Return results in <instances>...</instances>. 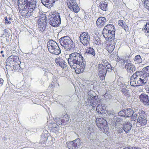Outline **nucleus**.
I'll list each match as a JSON object with an SVG mask.
<instances>
[{"label": "nucleus", "mask_w": 149, "mask_h": 149, "mask_svg": "<svg viewBox=\"0 0 149 149\" xmlns=\"http://www.w3.org/2000/svg\"><path fill=\"white\" fill-rule=\"evenodd\" d=\"M104 96L105 100L108 101H109L112 97V96L109 94V92H107Z\"/></svg>", "instance_id": "nucleus-41"}, {"label": "nucleus", "mask_w": 149, "mask_h": 149, "mask_svg": "<svg viewBox=\"0 0 149 149\" xmlns=\"http://www.w3.org/2000/svg\"><path fill=\"white\" fill-rule=\"evenodd\" d=\"M136 80L133 79V80H131L130 79V85L132 86H137Z\"/></svg>", "instance_id": "nucleus-45"}, {"label": "nucleus", "mask_w": 149, "mask_h": 149, "mask_svg": "<svg viewBox=\"0 0 149 149\" xmlns=\"http://www.w3.org/2000/svg\"><path fill=\"white\" fill-rule=\"evenodd\" d=\"M5 20L6 21L5 22V24H10L11 22L10 21L11 20H13V19L10 17H5L4 18Z\"/></svg>", "instance_id": "nucleus-42"}, {"label": "nucleus", "mask_w": 149, "mask_h": 149, "mask_svg": "<svg viewBox=\"0 0 149 149\" xmlns=\"http://www.w3.org/2000/svg\"><path fill=\"white\" fill-rule=\"evenodd\" d=\"M42 3L44 6H46L49 4H53L55 1V0H41Z\"/></svg>", "instance_id": "nucleus-32"}, {"label": "nucleus", "mask_w": 149, "mask_h": 149, "mask_svg": "<svg viewBox=\"0 0 149 149\" xmlns=\"http://www.w3.org/2000/svg\"><path fill=\"white\" fill-rule=\"evenodd\" d=\"M120 116L125 117H130L134 114V111L130 108L123 109L118 113Z\"/></svg>", "instance_id": "nucleus-11"}, {"label": "nucleus", "mask_w": 149, "mask_h": 149, "mask_svg": "<svg viewBox=\"0 0 149 149\" xmlns=\"http://www.w3.org/2000/svg\"><path fill=\"white\" fill-rule=\"evenodd\" d=\"M118 134H121V133H123L124 132V129L123 126L122 127H119L118 128Z\"/></svg>", "instance_id": "nucleus-47"}, {"label": "nucleus", "mask_w": 149, "mask_h": 149, "mask_svg": "<svg viewBox=\"0 0 149 149\" xmlns=\"http://www.w3.org/2000/svg\"><path fill=\"white\" fill-rule=\"evenodd\" d=\"M38 24V29L40 31L42 32L45 31L46 27V25L47 23H37Z\"/></svg>", "instance_id": "nucleus-29"}, {"label": "nucleus", "mask_w": 149, "mask_h": 149, "mask_svg": "<svg viewBox=\"0 0 149 149\" xmlns=\"http://www.w3.org/2000/svg\"><path fill=\"white\" fill-rule=\"evenodd\" d=\"M107 20L105 17H100L96 21V24L98 27H100L104 26Z\"/></svg>", "instance_id": "nucleus-19"}, {"label": "nucleus", "mask_w": 149, "mask_h": 149, "mask_svg": "<svg viewBox=\"0 0 149 149\" xmlns=\"http://www.w3.org/2000/svg\"><path fill=\"white\" fill-rule=\"evenodd\" d=\"M142 71L143 75L146 77H149V66H147L143 68Z\"/></svg>", "instance_id": "nucleus-35"}, {"label": "nucleus", "mask_w": 149, "mask_h": 149, "mask_svg": "<svg viewBox=\"0 0 149 149\" xmlns=\"http://www.w3.org/2000/svg\"><path fill=\"white\" fill-rule=\"evenodd\" d=\"M96 123L97 127H100V125H101V124L104 125L105 129H104V131H105L106 132L109 131V127L107 125V121L105 119L102 118H99L98 119H97L96 121Z\"/></svg>", "instance_id": "nucleus-14"}, {"label": "nucleus", "mask_w": 149, "mask_h": 149, "mask_svg": "<svg viewBox=\"0 0 149 149\" xmlns=\"http://www.w3.org/2000/svg\"><path fill=\"white\" fill-rule=\"evenodd\" d=\"M60 44L66 50H70L74 47V44L71 38L68 36L61 37L59 40Z\"/></svg>", "instance_id": "nucleus-3"}, {"label": "nucleus", "mask_w": 149, "mask_h": 149, "mask_svg": "<svg viewBox=\"0 0 149 149\" xmlns=\"http://www.w3.org/2000/svg\"><path fill=\"white\" fill-rule=\"evenodd\" d=\"M144 5L146 8L149 10V0H146L144 1Z\"/></svg>", "instance_id": "nucleus-48"}, {"label": "nucleus", "mask_w": 149, "mask_h": 149, "mask_svg": "<svg viewBox=\"0 0 149 149\" xmlns=\"http://www.w3.org/2000/svg\"><path fill=\"white\" fill-rule=\"evenodd\" d=\"M56 63L57 65H59L61 67L64 68L67 66V63L62 58L58 57L55 60Z\"/></svg>", "instance_id": "nucleus-18"}, {"label": "nucleus", "mask_w": 149, "mask_h": 149, "mask_svg": "<svg viewBox=\"0 0 149 149\" xmlns=\"http://www.w3.org/2000/svg\"><path fill=\"white\" fill-rule=\"evenodd\" d=\"M69 120V117L68 116V115H65L61 120H60V118H55L54 120L58 124L62 125L66 124H67V122Z\"/></svg>", "instance_id": "nucleus-16"}, {"label": "nucleus", "mask_w": 149, "mask_h": 149, "mask_svg": "<svg viewBox=\"0 0 149 149\" xmlns=\"http://www.w3.org/2000/svg\"><path fill=\"white\" fill-rule=\"evenodd\" d=\"M58 79L56 77H53V80L52 82V84L54 87L57 86V85L59 86L58 81Z\"/></svg>", "instance_id": "nucleus-40"}, {"label": "nucleus", "mask_w": 149, "mask_h": 149, "mask_svg": "<svg viewBox=\"0 0 149 149\" xmlns=\"http://www.w3.org/2000/svg\"><path fill=\"white\" fill-rule=\"evenodd\" d=\"M114 55L113 54H112L111 55V56H113Z\"/></svg>", "instance_id": "nucleus-56"}, {"label": "nucleus", "mask_w": 149, "mask_h": 149, "mask_svg": "<svg viewBox=\"0 0 149 149\" xmlns=\"http://www.w3.org/2000/svg\"><path fill=\"white\" fill-rule=\"evenodd\" d=\"M100 127H97L99 128V130H100L101 131L103 132L104 133L106 134H108V133L109 132H105V131H104V129H105L104 128V125H103V124H101V125H100Z\"/></svg>", "instance_id": "nucleus-43"}, {"label": "nucleus", "mask_w": 149, "mask_h": 149, "mask_svg": "<svg viewBox=\"0 0 149 149\" xmlns=\"http://www.w3.org/2000/svg\"><path fill=\"white\" fill-rule=\"evenodd\" d=\"M147 77L144 76L137 79L136 84L137 86H143L146 82L147 81Z\"/></svg>", "instance_id": "nucleus-20"}, {"label": "nucleus", "mask_w": 149, "mask_h": 149, "mask_svg": "<svg viewBox=\"0 0 149 149\" xmlns=\"http://www.w3.org/2000/svg\"><path fill=\"white\" fill-rule=\"evenodd\" d=\"M67 3L70 10H72L75 13H77L79 11L80 8L75 0H67Z\"/></svg>", "instance_id": "nucleus-10"}, {"label": "nucleus", "mask_w": 149, "mask_h": 149, "mask_svg": "<svg viewBox=\"0 0 149 149\" xmlns=\"http://www.w3.org/2000/svg\"><path fill=\"white\" fill-rule=\"evenodd\" d=\"M118 23L119 26L122 27L125 31H128V26L126 24L125 22L123 20H120L118 22Z\"/></svg>", "instance_id": "nucleus-30"}, {"label": "nucleus", "mask_w": 149, "mask_h": 149, "mask_svg": "<svg viewBox=\"0 0 149 149\" xmlns=\"http://www.w3.org/2000/svg\"><path fill=\"white\" fill-rule=\"evenodd\" d=\"M134 61L136 63H141L142 61V59L139 55L135 56L134 58Z\"/></svg>", "instance_id": "nucleus-38"}, {"label": "nucleus", "mask_w": 149, "mask_h": 149, "mask_svg": "<svg viewBox=\"0 0 149 149\" xmlns=\"http://www.w3.org/2000/svg\"><path fill=\"white\" fill-rule=\"evenodd\" d=\"M124 129V132L126 134H128L131 130L132 127V124L130 122H127L123 125Z\"/></svg>", "instance_id": "nucleus-26"}, {"label": "nucleus", "mask_w": 149, "mask_h": 149, "mask_svg": "<svg viewBox=\"0 0 149 149\" xmlns=\"http://www.w3.org/2000/svg\"><path fill=\"white\" fill-rule=\"evenodd\" d=\"M100 64L103 65H104L105 67L107 68V69H108V72H111V70H113L112 67H111V65L106 60L104 61L103 62L102 64Z\"/></svg>", "instance_id": "nucleus-31"}, {"label": "nucleus", "mask_w": 149, "mask_h": 149, "mask_svg": "<svg viewBox=\"0 0 149 149\" xmlns=\"http://www.w3.org/2000/svg\"><path fill=\"white\" fill-rule=\"evenodd\" d=\"M68 62L70 67L75 68L74 66H75V65H79L82 62L84 63L85 60L80 53L74 52L70 55Z\"/></svg>", "instance_id": "nucleus-2"}, {"label": "nucleus", "mask_w": 149, "mask_h": 149, "mask_svg": "<svg viewBox=\"0 0 149 149\" xmlns=\"http://www.w3.org/2000/svg\"><path fill=\"white\" fill-rule=\"evenodd\" d=\"M3 51H1V53H3Z\"/></svg>", "instance_id": "nucleus-57"}, {"label": "nucleus", "mask_w": 149, "mask_h": 149, "mask_svg": "<svg viewBox=\"0 0 149 149\" xmlns=\"http://www.w3.org/2000/svg\"><path fill=\"white\" fill-rule=\"evenodd\" d=\"M137 122L140 123L141 126H144L147 123L146 118H143L142 119L141 118L139 119V118H138Z\"/></svg>", "instance_id": "nucleus-36"}, {"label": "nucleus", "mask_w": 149, "mask_h": 149, "mask_svg": "<svg viewBox=\"0 0 149 149\" xmlns=\"http://www.w3.org/2000/svg\"><path fill=\"white\" fill-rule=\"evenodd\" d=\"M79 38L84 45L86 46L90 42V36L88 33L84 32L80 35Z\"/></svg>", "instance_id": "nucleus-9"}, {"label": "nucleus", "mask_w": 149, "mask_h": 149, "mask_svg": "<svg viewBox=\"0 0 149 149\" xmlns=\"http://www.w3.org/2000/svg\"><path fill=\"white\" fill-rule=\"evenodd\" d=\"M3 82V80L2 78H0V84H2Z\"/></svg>", "instance_id": "nucleus-54"}, {"label": "nucleus", "mask_w": 149, "mask_h": 149, "mask_svg": "<svg viewBox=\"0 0 149 149\" xmlns=\"http://www.w3.org/2000/svg\"><path fill=\"white\" fill-rule=\"evenodd\" d=\"M122 119L120 117H117L116 118V121L118 123H120L122 121Z\"/></svg>", "instance_id": "nucleus-52"}, {"label": "nucleus", "mask_w": 149, "mask_h": 149, "mask_svg": "<svg viewBox=\"0 0 149 149\" xmlns=\"http://www.w3.org/2000/svg\"><path fill=\"white\" fill-rule=\"evenodd\" d=\"M49 135L50 134L48 131L46 130L43 129L41 137L42 141L43 142L46 141L47 140L48 138Z\"/></svg>", "instance_id": "nucleus-22"}, {"label": "nucleus", "mask_w": 149, "mask_h": 149, "mask_svg": "<svg viewBox=\"0 0 149 149\" xmlns=\"http://www.w3.org/2000/svg\"><path fill=\"white\" fill-rule=\"evenodd\" d=\"M103 29L112 33V34H115V29L114 25L111 24L107 25L104 27Z\"/></svg>", "instance_id": "nucleus-27"}, {"label": "nucleus", "mask_w": 149, "mask_h": 149, "mask_svg": "<svg viewBox=\"0 0 149 149\" xmlns=\"http://www.w3.org/2000/svg\"><path fill=\"white\" fill-rule=\"evenodd\" d=\"M80 140L76 139L75 140L70 141L67 143V147L69 149H77L78 146L80 145Z\"/></svg>", "instance_id": "nucleus-12"}, {"label": "nucleus", "mask_w": 149, "mask_h": 149, "mask_svg": "<svg viewBox=\"0 0 149 149\" xmlns=\"http://www.w3.org/2000/svg\"><path fill=\"white\" fill-rule=\"evenodd\" d=\"M102 35L105 39L108 41H113V39H116L115 37V34H112V33L103 29L102 31Z\"/></svg>", "instance_id": "nucleus-13"}, {"label": "nucleus", "mask_w": 149, "mask_h": 149, "mask_svg": "<svg viewBox=\"0 0 149 149\" xmlns=\"http://www.w3.org/2000/svg\"><path fill=\"white\" fill-rule=\"evenodd\" d=\"M88 105L92 106L94 108L97 106L96 108V111L98 113L104 114L105 113V108L104 107H103L100 104L102 102V100L99 98L98 95H95L94 93L92 91H90L88 93Z\"/></svg>", "instance_id": "nucleus-1"}, {"label": "nucleus", "mask_w": 149, "mask_h": 149, "mask_svg": "<svg viewBox=\"0 0 149 149\" xmlns=\"http://www.w3.org/2000/svg\"><path fill=\"white\" fill-rule=\"evenodd\" d=\"M123 149H141L140 148L132 146L127 147L124 148Z\"/></svg>", "instance_id": "nucleus-50"}, {"label": "nucleus", "mask_w": 149, "mask_h": 149, "mask_svg": "<svg viewBox=\"0 0 149 149\" xmlns=\"http://www.w3.org/2000/svg\"><path fill=\"white\" fill-rule=\"evenodd\" d=\"M148 94L143 93L139 96L140 101L145 105H149V91L147 92Z\"/></svg>", "instance_id": "nucleus-15"}, {"label": "nucleus", "mask_w": 149, "mask_h": 149, "mask_svg": "<svg viewBox=\"0 0 149 149\" xmlns=\"http://www.w3.org/2000/svg\"><path fill=\"white\" fill-rule=\"evenodd\" d=\"M19 66H20V67H18V66L17 67L19 68V69H20L19 70V72H20L22 71L23 70L24 68L25 67V63L23 62H20L19 65Z\"/></svg>", "instance_id": "nucleus-46"}, {"label": "nucleus", "mask_w": 149, "mask_h": 149, "mask_svg": "<svg viewBox=\"0 0 149 149\" xmlns=\"http://www.w3.org/2000/svg\"><path fill=\"white\" fill-rule=\"evenodd\" d=\"M95 50L93 47H89L86 49L84 55L86 57L87 55H91L92 57H94L95 55Z\"/></svg>", "instance_id": "nucleus-21"}, {"label": "nucleus", "mask_w": 149, "mask_h": 149, "mask_svg": "<svg viewBox=\"0 0 149 149\" xmlns=\"http://www.w3.org/2000/svg\"><path fill=\"white\" fill-rule=\"evenodd\" d=\"M118 85L119 86H120V87H122V88L124 87V86H125V87H126L125 85L124 84H123V83H122L121 82H119V81H118Z\"/></svg>", "instance_id": "nucleus-53"}, {"label": "nucleus", "mask_w": 149, "mask_h": 149, "mask_svg": "<svg viewBox=\"0 0 149 149\" xmlns=\"http://www.w3.org/2000/svg\"><path fill=\"white\" fill-rule=\"evenodd\" d=\"M120 91L122 93L127 97H129L130 96L129 90L125 88V87L121 88Z\"/></svg>", "instance_id": "nucleus-33"}, {"label": "nucleus", "mask_w": 149, "mask_h": 149, "mask_svg": "<svg viewBox=\"0 0 149 149\" xmlns=\"http://www.w3.org/2000/svg\"><path fill=\"white\" fill-rule=\"evenodd\" d=\"M94 43L96 45H99L101 44V40L99 38L96 37L95 38Z\"/></svg>", "instance_id": "nucleus-44"}, {"label": "nucleus", "mask_w": 149, "mask_h": 149, "mask_svg": "<svg viewBox=\"0 0 149 149\" xmlns=\"http://www.w3.org/2000/svg\"><path fill=\"white\" fill-rule=\"evenodd\" d=\"M18 6L19 10L22 11L26 9V8L30 6H35L36 3V0H18Z\"/></svg>", "instance_id": "nucleus-6"}, {"label": "nucleus", "mask_w": 149, "mask_h": 149, "mask_svg": "<svg viewBox=\"0 0 149 149\" xmlns=\"http://www.w3.org/2000/svg\"><path fill=\"white\" fill-rule=\"evenodd\" d=\"M143 74V71H136L131 77L130 78V79L131 80H132L133 79L137 80L138 79L141 77H142L144 76V75H142V74Z\"/></svg>", "instance_id": "nucleus-23"}, {"label": "nucleus", "mask_w": 149, "mask_h": 149, "mask_svg": "<svg viewBox=\"0 0 149 149\" xmlns=\"http://www.w3.org/2000/svg\"><path fill=\"white\" fill-rule=\"evenodd\" d=\"M123 61L122 62V63L124 64L125 63V60H123V61Z\"/></svg>", "instance_id": "nucleus-55"}, {"label": "nucleus", "mask_w": 149, "mask_h": 149, "mask_svg": "<svg viewBox=\"0 0 149 149\" xmlns=\"http://www.w3.org/2000/svg\"><path fill=\"white\" fill-rule=\"evenodd\" d=\"M98 75L101 80L105 79L106 74L108 72L107 68L105 67L103 65L99 64L97 66Z\"/></svg>", "instance_id": "nucleus-8"}, {"label": "nucleus", "mask_w": 149, "mask_h": 149, "mask_svg": "<svg viewBox=\"0 0 149 149\" xmlns=\"http://www.w3.org/2000/svg\"><path fill=\"white\" fill-rule=\"evenodd\" d=\"M108 3L107 2L103 1L100 2L98 8L103 11H106L107 10Z\"/></svg>", "instance_id": "nucleus-28"}, {"label": "nucleus", "mask_w": 149, "mask_h": 149, "mask_svg": "<svg viewBox=\"0 0 149 149\" xmlns=\"http://www.w3.org/2000/svg\"><path fill=\"white\" fill-rule=\"evenodd\" d=\"M18 66L19 67H20V66H19V65H16L14 66L13 67V68L15 70H17V71L18 72H19V69L20 70V69H19V68L17 67Z\"/></svg>", "instance_id": "nucleus-51"}, {"label": "nucleus", "mask_w": 149, "mask_h": 149, "mask_svg": "<svg viewBox=\"0 0 149 149\" xmlns=\"http://www.w3.org/2000/svg\"><path fill=\"white\" fill-rule=\"evenodd\" d=\"M37 7V5L36 4L34 7L31 6L29 8H26V9L23 10L21 12V15L25 18L29 17L30 16H36V15L39 12V9Z\"/></svg>", "instance_id": "nucleus-4"}, {"label": "nucleus", "mask_w": 149, "mask_h": 149, "mask_svg": "<svg viewBox=\"0 0 149 149\" xmlns=\"http://www.w3.org/2000/svg\"><path fill=\"white\" fill-rule=\"evenodd\" d=\"M45 23L46 22L47 23V18L45 16V14H43L42 15V16H40L39 19L37 21V23Z\"/></svg>", "instance_id": "nucleus-34"}, {"label": "nucleus", "mask_w": 149, "mask_h": 149, "mask_svg": "<svg viewBox=\"0 0 149 149\" xmlns=\"http://www.w3.org/2000/svg\"><path fill=\"white\" fill-rule=\"evenodd\" d=\"M125 67L128 72L132 73L135 71L136 69L134 65L131 63H127Z\"/></svg>", "instance_id": "nucleus-25"}, {"label": "nucleus", "mask_w": 149, "mask_h": 149, "mask_svg": "<svg viewBox=\"0 0 149 149\" xmlns=\"http://www.w3.org/2000/svg\"><path fill=\"white\" fill-rule=\"evenodd\" d=\"M110 43L107 45L106 49L107 50L109 53H111L113 52L115 47L116 41V39H113V41H110Z\"/></svg>", "instance_id": "nucleus-17"}, {"label": "nucleus", "mask_w": 149, "mask_h": 149, "mask_svg": "<svg viewBox=\"0 0 149 149\" xmlns=\"http://www.w3.org/2000/svg\"><path fill=\"white\" fill-rule=\"evenodd\" d=\"M59 126L58 125L56 124H55L53 125V126L51 127L50 130L52 131V132L56 133L59 132Z\"/></svg>", "instance_id": "nucleus-37"}, {"label": "nucleus", "mask_w": 149, "mask_h": 149, "mask_svg": "<svg viewBox=\"0 0 149 149\" xmlns=\"http://www.w3.org/2000/svg\"><path fill=\"white\" fill-rule=\"evenodd\" d=\"M48 50L51 53L56 55H59L61 50L57 43L53 40H49L47 43Z\"/></svg>", "instance_id": "nucleus-5"}, {"label": "nucleus", "mask_w": 149, "mask_h": 149, "mask_svg": "<svg viewBox=\"0 0 149 149\" xmlns=\"http://www.w3.org/2000/svg\"><path fill=\"white\" fill-rule=\"evenodd\" d=\"M48 16L49 23L51 25L54 27L59 26L61 23L59 13L56 12Z\"/></svg>", "instance_id": "nucleus-7"}, {"label": "nucleus", "mask_w": 149, "mask_h": 149, "mask_svg": "<svg viewBox=\"0 0 149 149\" xmlns=\"http://www.w3.org/2000/svg\"><path fill=\"white\" fill-rule=\"evenodd\" d=\"M138 114L139 116L138 118H139V119H140V118L142 119L143 118H146V115L144 111H141L138 113Z\"/></svg>", "instance_id": "nucleus-39"}, {"label": "nucleus", "mask_w": 149, "mask_h": 149, "mask_svg": "<svg viewBox=\"0 0 149 149\" xmlns=\"http://www.w3.org/2000/svg\"><path fill=\"white\" fill-rule=\"evenodd\" d=\"M79 66L78 67H76L77 68L75 69V71L76 73L79 74L82 73L84 70L86 64L84 62H82L80 65H78Z\"/></svg>", "instance_id": "nucleus-24"}, {"label": "nucleus", "mask_w": 149, "mask_h": 149, "mask_svg": "<svg viewBox=\"0 0 149 149\" xmlns=\"http://www.w3.org/2000/svg\"><path fill=\"white\" fill-rule=\"evenodd\" d=\"M138 115L136 114H133L132 115V116H131V120L132 121H135L136 120Z\"/></svg>", "instance_id": "nucleus-49"}]
</instances>
